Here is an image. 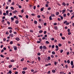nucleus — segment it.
I'll return each instance as SVG.
<instances>
[{
  "mask_svg": "<svg viewBox=\"0 0 74 74\" xmlns=\"http://www.w3.org/2000/svg\"><path fill=\"white\" fill-rule=\"evenodd\" d=\"M45 37H47V35H45L44 36V37H42V40H46L47 38Z\"/></svg>",
  "mask_w": 74,
  "mask_h": 74,
  "instance_id": "1",
  "label": "nucleus"
},
{
  "mask_svg": "<svg viewBox=\"0 0 74 74\" xmlns=\"http://www.w3.org/2000/svg\"><path fill=\"white\" fill-rule=\"evenodd\" d=\"M56 48H57L56 49V51H58V50H59V48H58V46L56 45Z\"/></svg>",
  "mask_w": 74,
  "mask_h": 74,
  "instance_id": "2",
  "label": "nucleus"
},
{
  "mask_svg": "<svg viewBox=\"0 0 74 74\" xmlns=\"http://www.w3.org/2000/svg\"><path fill=\"white\" fill-rule=\"evenodd\" d=\"M27 69V68L26 67L23 69V70H24V71H25V70H26Z\"/></svg>",
  "mask_w": 74,
  "mask_h": 74,
  "instance_id": "3",
  "label": "nucleus"
},
{
  "mask_svg": "<svg viewBox=\"0 0 74 74\" xmlns=\"http://www.w3.org/2000/svg\"><path fill=\"white\" fill-rule=\"evenodd\" d=\"M14 35L12 34H10L9 36H10L11 37H13V36H14Z\"/></svg>",
  "mask_w": 74,
  "mask_h": 74,
  "instance_id": "4",
  "label": "nucleus"
},
{
  "mask_svg": "<svg viewBox=\"0 0 74 74\" xmlns=\"http://www.w3.org/2000/svg\"><path fill=\"white\" fill-rule=\"evenodd\" d=\"M14 17H11V22H13V21H14Z\"/></svg>",
  "mask_w": 74,
  "mask_h": 74,
  "instance_id": "5",
  "label": "nucleus"
},
{
  "mask_svg": "<svg viewBox=\"0 0 74 74\" xmlns=\"http://www.w3.org/2000/svg\"><path fill=\"white\" fill-rule=\"evenodd\" d=\"M16 40H17V41H19V40H20V39L18 38H16Z\"/></svg>",
  "mask_w": 74,
  "mask_h": 74,
  "instance_id": "6",
  "label": "nucleus"
},
{
  "mask_svg": "<svg viewBox=\"0 0 74 74\" xmlns=\"http://www.w3.org/2000/svg\"><path fill=\"white\" fill-rule=\"evenodd\" d=\"M16 12H17L16 10H14L13 12V13H14V14H15Z\"/></svg>",
  "mask_w": 74,
  "mask_h": 74,
  "instance_id": "7",
  "label": "nucleus"
},
{
  "mask_svg": "<svg viewBox=\"0 0 74 74\" xmlns=\"http://www.w3.org/2000/svg\"><path fill=\"white\" fill-rule=\"evenodd\" d=\"M56 15H58L59 14V13L58 12H56Z\"/></svg>",
  "mask_w": 74,
  "mask_h": 74,
  "instance_id": "8",
  "label": "nucleus"
},
{
  "mask_svg": "<svg viewBox=\"0 0 74 74\" xmlns=\"http://www.w3.org/2000/svg\"><path fill=\"white\" fill-rule=\"evenodd\" d=\"M18 23L19 22H18V21L16 20L15 21V23L16 24H18Z\"/></svg>",
  "mask_w": 74,
  "mask_h": 74,
  "instance_id": "9",
  "label": "nucleus"
},
{
  "mask_svg": "<svg viewBox=\"0 0 74 74\" xmlns=\"http://www.w3.org/2000/svg\"><path fill=\"white\" fill-rule=\"evenodd\" d=\"M66 12V10H62V14H63L64 13V12Z\"/></svg>",
  "mask_w": 74,
  "mask_h": 74,
  "instance_id": "10",
  "label": "nucleus"
},
{
  "mask_svg": "<svg viewBox=\"0 0 74 74\" xmlns=\"http://www.w3.org/2000/svg\"><path fill=\"white\" fill-rule=\"evenodd\" d=\"M71 64L72 66H73V61H71Z\"/></svg>",
  "mask_w": 74,
  "mask_h": 74,
  "instance_id": "11",
  "label": "nucleus"
},
{
  "mask_svg": "<svg viewBox=\"0 0 74 74\" xmlns=\"http://www.w3.org/2000/svg\"><path fill=\"white\" fill-rule=\"evenodd\" d=\"M62 5H64V6H66V3H65L63 2L62 3Z\"/></svg>",
  "mask_w": 74,
  "mask_h": 74,
  "instance_id": "12",
  "label": "nucleus"
},
{
  "mask_svg": "<svg viewBox=\"0 0 74 74\" xmlns=\"http://www.w3.org/2000/svg\"><path fill=\"white\" fill-rule=\"evenodd\" d=\"M40 49H42V46H40Z\"/></svg>",
  "mask_w": 74,
  "mask_h": 74,
  "instance_id": "13",
  "label": "nucleus"
},
{
  "mask_svg": "<svg viewBox=\"0 0 74 74\" xmlns=\"http://www.w3.org/2000/svg\"><path fill=\"white\" fill-rule=\"evenodd\" d=\"M34 24H37V21H34Z\"/></svg>",
  "mask_w": 74,
  "mask_h": 74,
  "instance_id": "14",
  "label": "nucleus"
},
{
  "mask_svg": "<svg viewBox=\"0 0 74 74\" xmlns=\"http://www.w3.org/2000/svg\"><path fill=\"white\" fill-rule=\"evenodd\" d=\"M12 67V65H10L9 66V68H11Z\"/></svg>",
  "mask_w": 74,
  "mask_h": 74,
  "instance_id": "15",
  "label": "nucleus"
},
{
  "mask_svg": "<svg viewBox=\"0 0 74 74\" xmlns=\"http://www.w3.org/2000/svg\"><path fill=\"white\" fill-rule=\"evenodd\" d=\"M51 63H49L48 64H47V66H48L49 65L51 66Z\"/></svg>",
  "mask_w": 74,
  "mask_h": 74,
  "instance_id": "16",
  "label": "nucleus"
},
{
  "mask_svg": "<svg viewBox=\"0 0 74 74\" xmlns=\"http://www.w3.org/2000/svg\"><path fill=\"white\" fill-rule=\"evenodd\" d=\"M39 32V33H42V30H40Z\"/></svg>",
  "mask_w": 74,
  "mask_h": 74,
  "instance_id": "17",
  "label": "nucleus"
},
{
  "mask_svg": "<svg viewBox=\"0 0 74 74\" xmlns=\"http://www.w3.org/2000/svg\"><path fill=\"white\" fill-rule=\"evenodd\" d=\"M8 29H12V28L11 27H8Z\"/></svg>",
  "mask_w": 74,
  "mask_h": 74,
  "instance_id": "18",
  "label": "nucleus"
},
{
  "mask_svg": "<svg viewBox=\"0 0 74 74\" xmlns=\"http://www.w3.org/2000/svg\"><path fill=\"white\" fill-rule=\"evenodd\" d=\"M11 62H15V60H14L12 59L11 61Z\"/></svg>",
  "mask_w": 74,
  "mask_h": 74,
  "instance_id": "19",
  "label": "nucleus"
},
{
  "mask_svg": "<svg viewBox=\"0 0 74 74\" xmlns=\"http://www.w3.org/2000/svg\"><path fill=\"white\" fill-rule=\"evenodd\" d=\"M25 17L26 18H27V19H28V18H29V16L27 15H26L25 16Z\"/></svg>",
  "mask_w": 74,
  "mask_h": 74,
  "instance_id": "20",
  "label": "nucleus"
},
{
  "mask_svg": "<svg viewBox=\"0 0 74 74\" xmlns=\"http://www.w3.org/2000/svg\"><path fill=\"white\" fill-rule=\"evenodd\" d=\"M10 8L11 9V10H14V7H10Z\"/></svg>",
  "mask_w": 74,
  "mask_h": 74,
  "instance_id": "21",
  "label": "nucleus"
},
{
  "mask_svg": "<svg viewBox=\"0 0 74 74\" xmlns=\"http://www.w3.org/2000/svg\"><path fill=\"white\" fill-rule=\"evenodd\" d=\"M43 48L44 49H46V47H45V46H43Z\"/></svg>",
  "mask_w": 74,
  "mask_h": 74,
  "instance_id": "22",
  "label": "nucleus"
},
{
  "mask_svg": "<svg viewBox=\"0 0 74 74\" xmlns=\"http://www.w3.org/2000/svg\"><path fill=\"white\" fill-rule=\"evenodd\" d=\"M47 10H51V8L50 7H49V8H47Z\"/></svg>",
  "mask_w": 74,
  "mask_h": 74,
  "instance_id": "23",
  "label": "nucleus"
},
{
  "mask_svg": "<svg viewBox=\"0 0 74 74\" xmlns=\"http://www.w3.org/2000/svg\"><path fill=\"white\" fill-rule=\"evenodd\" d=\"M49 19L50 20H52V17L51 16H50L49 17Z\"/></svg>",
  "mask_w": 74,
  "mask_h": 74,
  "instance_id": "24",
  "label": "nucleus"
},
{
  "mask_svg": "<svg viewBox=\"0 0 74 74\" xmlns=\"http://www.w3.org/2000/svg\"><path fill=\"white\" fill-rule=\"evenodd\" d=\"M38 60H40V57H38Z\"/></svg>",
  "mask_w": 74,
  "mask_h": 74,
  "instance_id": "25",
  "label": "nucleus"
},
{
  "mask_svg": "<svg viewBox=\"0 0 74 74\" xmlns=\"http://www.w3.org/2000/svg\"><path fill=\"white\" fill-rule=\"evenodd\" d=\"M54 29L55 30H58V28H57V27H54Z\"/></svg>",
  "mask_w": 74,
  "mask_h": 74,
  "instance_id": "26",
  "label": "nucleus"
},
{
  "mask_svg": "<svg viewBox=\"0 0 74 74\" xmlns=\"http://www.w3.org/2000/svg\"><path fill=\"white\" fill-rule=\"evenodd\" d=\"M6 34H9V32H6L5 33Z\"/></svg>",
  "mask_w": 74,
  "mask_h": 74,
  "instance_id": "27",
  "label": "nucleus"
},
{
  "mask_svg": "<svg viewBox=\"0 0 74 74\" xmlns=\"http://www.w3.org/2000/svg\"><path fill=\"white\" fill-rule=\"evenodd\" d=\"M37 55L38 56H40L41 55V54L40 53H37Z\"/></svg>",
  "mask_w": 74,
  "mask_h": 74,
  "instance_id": "28",
  "label": "nucleus"
},
{
  "mask_svg": "<svg viewBox=\"0 0 74 74\" xmlns=\"http://www.w3.org/2000/svg\"><path fill=\"white\" fill-rule=\"evenodd\" d=\"M22 74H25V71H23L22 72Z\"/></svg>",
  "mask_w": 74,
  "mask_h": 74,
  "instance_id": "29",
  "label": "nucleus"
},
{
  "mask_svg": "<svg viewBox=\"0 0 74 74\" xmlns=\"http://www.w3.org/2000/svg\"><path fill=\"white\" fill-rule=\"evenodd\" d=\"M9 74H11V73H12V71H11V70L9 71Z\"/></svg>",
  "mask_w": 74,
  "mask_h": 74,
  "instance_id": "30",
  "label": "nucleus"
},
{
  "mask_svg": "<svg viewBox=\"0 0 74 74\" xmlns=\"http://www.w3.org/2000/svg\"><path fill=\"white\" fill-rule=\"evenodd\" d=\"M67 23V21H65L64 22V23Z\"/></svg>",
  "mask_w": 74,
  "mask_h": 74,
  "instance_id": "31",
  "label": "nucleus"
},
{
  "mask_svg": "<svg viewBox=\"0 0 74 74\" xmlns=\"http://www.w3.org/2000/svg\"><path fill=\"white\" fill-rule=\"evenodd\" d=\"M63 16L64 17H66V14H64L63 15Z\"/></svg>",
  "mask_w": 74,
  "mask_h": 74,
  "instance_id": "32",
  "label": "nucleus"
},
{
  "mask_svg": "<svg viewBox=\"0 0 74 74\" xmlns=\"http://www.w3.org/2000/svg\"><path fill=\"white\" fill-rule=\"evenodd\" d=\"M62 39L63 40H64V39H65V37H62Z\"/></svg>",
  "mask_w": 74,
  "mask_h": 74,
  "instance_id": "33",
  "label": "nucleus"
},
{
  "mask_svg": "<svg viewBox=\"0 0 74 74\" xmlns=\"http://www.w3.org/2000/svg\"><path fill=\"white\" fill-rule=\"evenodd\" d=\"M13 44V42L12 41H11L10 42V44Z\"/></svg>",
  "mask_w": 74,
  "mask_h": 74,
  "instance_id": "34",
  "label": "nucleus"
},
{
  "mask_svg": "<svg viewBox=\"0 0 74 74\" xmlns=\"http://www.w3.org/2000/svg\"><path fill=\"white\" fill-rule=\"evenodd\" d=\"M52 53V54H53V55H55V52L54 51H53Z\"/></svg>",
  "mask_w": 74,
  "mask_h": 74,
  "instance_id": "35",
  "label": "nucleus"
},
{
  "mask_svg": "<svg viewBox=\"0 0 74 74\" xmlns=\"http://www.w3.org/2000/svg\"><path fill=\"white\" fill-rule=\"evenodd\" d=\"M58 19L59 21H61V19L59 18H58Z\"/></svg>",
  "mask_w": 74,
  "mask_h": 74,
  "instance_id": "36",
  "label": "nucleus"
},
{
  "mask_svg": "<svg viewBox=\"0 0 74 74\" xmlns=\"http://www.w3.org/2000/svg\"><path fill=\"white\" fill-rule=\"evenodd\" d=\"M18 16L20 17V18H22V16L21 15H18Z\"/></svg>",
  "mask_w": 74,
  "mask_h": 74,
  "instance_id": "37",
  "label": "nucleus"
},
{
  "mask_svg": "<svg viewBox=\"0 0 74 74\" xmlns=\"http://www.w3.org/2000/svg\"><path fill=\"white\" fill-rule=\"evenodd\" d=\"M31 15L32 16H35V14L34 13H32Z\"/></svg>",
  "mask_w": 74,
  "mask_h": 74,
  "instance_id": "38",
  "label": "nucleus"
},
{
  "mask_svg": "<svg viewBox=\"0 0 74 74\" xmlns=\"http://www.w3.org/2000/svg\"><path fill=\"white\" fill-rule=\"evenodd\" d=\"M65 67L66 69H67V68H68V66H67V65H65Z\"/></svg>",
  "mask_w": 74,
  "mask_h": 74,
  "instance_id": "39",
  "label": "nucleus"
},
{
  "mask_svg": "<svg viewBox=\"0 0 74 74\" xmlns=\"http://www.w3.org/2000/svg\"><path fill=\"white\" fill-rule=\"evenodd\" d=\"M51 16H52V17H53V16H55V15H54V14H51Z\"/></svg>",
  "mask_w": 74,
  "mask_h": 74,
  "instance_id": "40",
  "label": "nucleus"
},
{
  "mask_svg": "<svg viewBox=\"0 0 74 74\" xmlns=\"http://www.w3.org/2000/svg\"><path fill=\"white\" fill-rule=\"evenodd\" d=\"M14 50L15 51H16V50H17V48L16 47H15L14 49Z\"/></svg>",
  "mask_w": 74,
  "mask_h": 74,
  "instance_id": "41",
  "label": "nucleus"
},
{
  "mask_svg": "<svg viewBox=\"0 0 74 74\" xmlns=\"http://www.w3.org/2000/svg\"><path fill=\"white\" fill-rule=\"evenodd\" d=\"M58 46H59V47H61V46H62V44H59L58 45Z\"/></svg>",
  "mask_w": 74,
  "mask_h": 74,
  "instance_id": "42",
  "label": "nucleus"
},
{
  "mask_svg": "<svg viewBox=\"0 0 74 74\" xmlns=\"http://www.w3.org/2000/svg\"><path fill=\"white\" fill-rule=\"evenodd\" d=\"M67 63H70V60H68L67 61Z\"/></svg>",
  "mask_w": 74,
  "mask_h": 74,
  "instance_id": "43",
  "label": "nucleus"
},
{
  "mask_svg": "<svg viewBox=\"0 0 74 74\" xmlns=\"http://www.w3.org/2000/svg\"><path fill=\"white\" fill-rule=\"evenodd\" d=\"M71 34V33L70 32H69L68 33V35H70V34Z\"/></svg>",
  "mask_w": 74,
  "mask_h": 74,
  "instance_id": "44",
  "label": "nucleus"
},
{
  "mask_svg": "<svg viewBox=\"0 0 74 74\" xmlns=\"http://www.w3.org/2000/svg\"><path fill=\"white\" fill-rule=\"evenodd\" d=\"M60 74H64V72H60Z\"/></svg>",
  "mask_w": 74,
  "mask_h": 74,
  "instance_id": "45",
  "label": "nucleus"
},
{
  "mask_svg": "<svg viewBox=\"0 0 74 74\" xmlns=\"http://www.w3.org/2000/svg\"><path fill=\"white\" fill-rule=\"evenodd\" d=\"M24 60V58H22L21 60V62H23V61Z\"/></svg>",
  "mask_w": 74,
  "mask_h": 74,
  "instance_id": "46",
  "label": "nucleus"
},
{
  "mask_svg": "<svg viewBox=\"0 0 74 74\" xmlns=\"http://www.w3.org/2000/svg\"><path fill=\"white\" fill-rule=\"evenodd\" d=\"M36 6H34V9L35 10L36 9Z\"/></svg>",
  "mask_w": 74,
  "mask_h": 74,
  "instance_id": "47",
  "label": "nucleus"
},
{
  "mask_svg": "<svg viewBox=\"0 0 74 74\" xmlns=\"http://www.w3.org/2000/svg\"><path fill=\"white\" fill-rule=\"evenodd\" d=\"M54 64H55V65H56L57 64V62H54Z\"/></svg>",
  "mask_w": 74,
  "mask_h": 74,
  "instance_id": "48",
  "label": "nucleus"
},
{
  "mask_svg": "<svg viewBox=\"0 0 74 74\" xmlns=\"http://www.w3.org/2000/svg\"><path fill=\"white\" fill-rule=\"evenodd\" d=\"M48 59H49V60H50L51 59V57H50L49 56L48 57Z\"/></svg>",
  "mask_w": 74,
  "mask_h": 74,
  "instance_id": "49",
  "label": "nucleus"
},
{
  "mask_svg": "<svg viewBox=\"0 0 74 74\" xmlns=\"http://www.w3.org/2000/svg\"><path fill=\"white\" fill-rule=\"evenodd\" d=\"M54 47H55V45H53L52 46V48H54Z\"/></svg>",
  "mask_w": 74,
  "mask_h": 74,
  "instance_id": "50",
  "label": "nucleus"
},
{
  "mask_svg": "<svg viewBox=\"0 0 74 74\" xmlns=\"http://www.w3.org/2000/svg\"><path fill=\"white\" fill-rule=\"evenodd\" d=\"M0 56L1 57V58H4V56L1 54L0 55Z\"/></svg>",
  "mask_w": 74,
  "mask_h": 74,
  "instance_id": "51",
  "label": "nucleus"
},
{
  "mask_svg": "<svg viewBox=\"0 0 74 74\" xmlns=\"http://www.w3.org/2000/svg\"><path fill=\"white\" fill-rule=\"evenodd\" d=\"M13 70H16V68H14Z\"/></svg>",
  "mask_w": 74,
  "mask_h": 74,
  "instance_id": "52",
  "label": "nucleus"
},
{
  "mask_svg": "<svg viewBox=\"0 0 74 74\" xmlns=\"http://www.w3.org/2000/svg\"><path fill=\"white\" fill-rule=\"evenodd\" d=\"M1 14H2V12L0 10V15H1Z\"/></svg>",
  "mask_w": 74,
  "mask_h": 74,
  "instance_id": "53",
  "label": "nucleus"
},
{
  "mask_svg": "<svg viewBox=\"0 0 74 74\" xmlns=\"http://www.w3.org/2000/svg\"><path fill=\"white\" fill-rule=\"evenodd\" d=\"M12 30H10L9 31V33H12Z\"/></svg>",
  "mask_w": 74,
  "mask_h": 74,
  "instance_id": "54",
  "label": "nucleus"
},
{
  "mask_svg": "<svg viewBox=\"0 0 74 74\" xmlns=\"http://www.w3.org/2000/svg\"><path fill=\"white\" fill-rule=\"evenodd\" d=\"M43 8H42L40 9V11H43Z\"/></svg>",
  "mask_w": 74,
  "mask_h": 74,
  "instance_id": "55",
  "label": "nucleus"
},
{
  "mask_svg": "<svg viewBox=\"0 0 74 74\" xmlns=\"http://www.w3.org/2000/svg\"><path fill=\"white\" fill-rule=\"evenodd\" d=\"M7 23L8 24V25H10V22L9 21H7Z\"/></svg>",
  "mask_w": 74,
  "mask_h": 74,
  "instance_id": "56",
  "label": "nucleus"
},
{
  "mask_svg": "<svg viewBox=\"0 0 74 74\" xmlns=\"http://www.w3.org/2000/svg\"><path fill=\"white\" fill-rule=\"evenodd\" d=\"M46 33H47V31H45L44 32V34H46Z\"/></svg>",
  "mask_w": 74,
  "mask_h": 74,
  "instance_id": "57",
  "label": "nucleus"
},
{
  "mask_svg": "<svg viewBox=\"0 0 74 74\" xmlns=\"http://www.w3.org/2000/svg\"><path fill=\"white\" fill-rule=\"evenodd\" d=\"M18 7L19 8H22V6L21 5H19Z\"/></svg>",
  "mask_w": 74,
  "mask_h": 74,
  "instance_id": "58",
  "label": "nucleus"
},
{
  "mask_svg": "<svg viewBox=\"0 0 74 74\" xmlns=\"http://www.w3.org/2000/svg\"><path fill=\"white\" fill-rule=\"evenodd\" d=\"M1 53H2V52H4V50L3 49H2L1 51Z\"/></svg>",
  "mask_w": 74,
  "mask_h": 74,
  "instance_id": "59",
  "label": "nucleus"
},
{
  "mask_svg": "<svg viewBox=\"0 0 74 74\" xmlns=\"http://www.w3.org/2000/svg\"><path fill=\"white\" fill-rule=\"evenodd\" d=\"M21 12L22 13H23V10H21Z\"/></svg>",
  "mask_w": 74,
  "mask_h": 74,
  "instance_id": "60",
  "label": "nucleus"
},
{
  "mask_svg": "<svg viewBox=\"0 0 74 74\" xmlns=\"http://www.w3.org/2000/svg\"><path fill=\"white\" fill-rule=\"evenodd\" d=\"M40 41H38L37 42V43H38V44L39 43H40Z\"/></svg>",
  "mask_w": 74,
  "mask_h": 74,
  "instance_id": "61",
  "label": "nucleus"
},
{
  "mask_svg": "<svg viewBox=\"0 0 74 74\" xmlns=\"http://www.w3.org/2000/svg\"><path fill=\"white\" fill-rule=\"evenodd\" d=\"M38 27L39 28H40V29H41V26H38Z\"/></svg>",
  "mask_w": 74,
  "mask_h": 74,
  "instance_id": "62",
  "label": "nucleus"
},
{
  "mask_svg": "<svg viewBox=\"0 0 74 74\" xmlns=\"http://www.w3.org/2000/svg\"><path fill=\"white\" fill-rule=\"evenodd\" d=\"M52 71L53 73H55V70H53Z\"/></svg>",
  "mask_w": 74,
  "mask_h": 74,
  "instance_id": "63",
  "label": "nucleus"
},
{
  "mask_svg": "<svg viewBox=\"0 0 74 74\" xmlns=\"http://www.w3.org/2000/svg\"><path fill=\"white\" fill-rule=\"evenodd\" d=\"M74 17V14L73 15V16L71 17V19H73V18Z\"/></svg>",
  "mask_w": 74,
  "mask_h": 74,
  "instance_id": "64",
  "label": "nucleus"
}]
</instances>
